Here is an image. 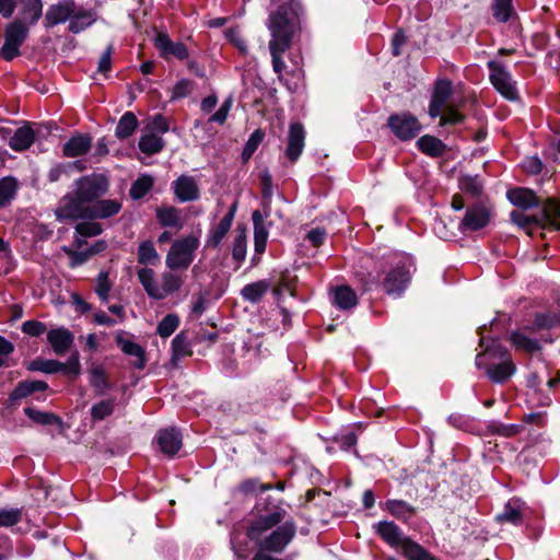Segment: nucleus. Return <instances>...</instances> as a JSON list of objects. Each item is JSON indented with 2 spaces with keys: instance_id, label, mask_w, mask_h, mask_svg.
Masks as SVG:
<instances>
[{
  "instance_id": "obj_34",
  "label": "nucleus",
  "mask_w": 560,
  "mask_h": 560,
  "mask_svg": "<svg viewBox=\"0 0 560 560\" xmlns=\"http://www.w3.org/2000/svg\"><path fill=\"white\" fill-rule=\"evenodd\" d=\"M137 126L138 120L136 115L131 112H127L120 117L116 126L115 135L119 139H126L133 133Z\"/></svg>"
},
{
  "instance_id": "obj_42",
  "label": "nucleus",
  "mask_w": 560,
  "mask_h": 560,
  "mask_svg": "<svg viewBox=\"0 0 560 560\" xmlns=\"http://www.w3.org/2000/svg\"><path fill=\"white\" fill-rule=\"evenodd\" d=\"M402 553L408 560H436L435 557H433L422 546L412 540L407 541Z\"/></svg>"
},
{
  "instance_id": "obj_18",
  "label": "nucleus",
  "mask_w": 560,
  "mask_h": 560,
  "mask_svg": "<svg viewBox=\"0 0 560 560\" xmlns=\"http://www.w3.org/2000/svg\"><path fill=\"white\" fill-rule=\"evenodd\" d=\"M156 443L164 454L174 456L182 447V434L175 428L163 429L156 435Z\"/></svg>"
},
{
  "instance_id": "obj_61",
  "label": "nucleus",
  "mask_w": 560,
  "mask_h": 560,
  "mask_svg": "<svg viewBox=\"0 0 560 560\" xmlns=\"http://www.w3.org/2000/svg\"><path fill=\"white\" fill-rule=\"evenodd\" d=\"M22 331L26 335L38 337L46 331V325L37 320H26L22 325Z\"/></svg>"
},
{
  "instance_id": "obj_37",
  "label": "nucleus",
  "mask_w": 560,
  "mask_h": 560,
  "mask_svg": "<svg viewBox=\"0 0 560 560\" xmlns=\"http://www.w3.org/2000/svg\"><path fill=\"white\" fill-rule=\"evenodd\" d=\"M139 264L142 266H155L160 262V256L151 241L140 244L138 249Z\"/></svg>"
},
{
  "instance_id": "obj_4",
  "label": "nucleus",
  "mask_w": 560,
  "mask_h": 560,
  "mask_svg": "<svg viewBox=\"0 0 560 560\" xmlns=\"http://www.w3.org/2000/svg\"><path fill=\"white\" fill-rule=\"evenodd\" d=\"M511 221L533 235L536 230H560V202L548 198L542 205L539 215H529L524 210H513Z\"/></svg>"
},
{
  "instance_id": "obj_47",
  "label": "nucleus",
  "mask_w": 560,
  "mask_h": 560,
  "mask_svg": "<svg viewBox=\"0 0 560 560\" xmlns=\"http://www.w3.org/2000/svg\"><path fill=\"white\" fill-rule=\"evenodd\" d=\"M560 325V314L556 313H538L535 316L532 329L540 330Z\"/></svg>"
},
{
  "instance_id": "obj_15",
  "label": "nucleus",
  "mask_w": 560,
  "mask_h": 560,
  "mask_svg": "<svg viewBox=\"0 0 560 560\" xmlns=\"http://www.w3.org/2000/svg\"><path fill=\"white\" fill-rule=\"evenodd\" d=\"M75 12V3L73 0H61L55 4H51L46 14L45 22L47 27L55 26L63 23L67 20H71L72 13Z\"/></svg>"
},
{
  "instance_id": "obj_38",
  "label": "nucleus",
  "mask_w": 560,
  "mask_h": 560,
  "mask_svg": "<svg viewBox=\"0 0 560 560\" xmlns=\"http://www.w3.org/2000/svg\"><path fill=\"white\" fill-rule=\"evenodd\" d=\"M90 384L98 395L104 394L108 389L109 383L102 365H92L90 370Z\"/></svg>"
},
{
  "instance_id": "obj_23",
  "label": "nucleus",
  "mask_w": 560,
  "mask_h": 560,
  "mask_svg": "<svg viewBox=\"0 0 560 560\" xmlns=\"http://www.w3.org/2000/svg\"><path fill=\"white\" fill-rule=\"evenodd\" d=\"M509 200L521 210L538 206L539 200L535 192L528 188L517 187L508 191Z\"/></svg>"
},
{
  "instance_id": "obj_59",
  "label": "nucleus",
  "mask_w": 560,
  "mask_h": 560,
  "mask_svg": "<svg viewBox=\"0 0 560 560\" xmlns=\"http://www.w3.org/2000/svg\"><path fill=\"white\" fill-rule=\"evenodd\" d=\"M226 39L233 44L242 54L247 52V46L243 39L238 28H228L225 32Z\"/></svg>"
},
{
  "instance_id": "obj_41",
  "label": "nucleus",
  "mask_w": 560,
  "mask_h": 560,
  "mask_svg": "<svg viewBox=\"0 0 560 560\" xmlns=\"http://www.w3.org/2000/svg\"><path fill=\"white\" fill-rule=\"evenodd\" d=\"M18 183L13 177L0 179V208L9 203L15 196Z\"/></svg>"
},
{
  "instance_id": "obj_25",
  "label": "nucleus",
  "mask_w": 560,
  "mask_h": 560,
  "mask_svg": "<svg viewBox=\"0 0 560 560\" xmlns=\"http://www.w3.org/2000/svg\"><path fill=\"white\" fill-rule=\"evenodd\" d=\"M331 292L334 304L341 310L352 308L358 303L355 292L347 284L337 285Z\"/></svg>"
},
{
  "instance_id": "obj_51",
  "label": "nucleus",
  "mask_w": 560,
  "mask_h": 560,
  "mask_svg": "<svg viewBox=\"0 0 560 560\" xmlns=\"http://www.w3.org/2000/svg\"><path fill=\"white\" fill-rule=\"evenodd\" d=\"M459 187L465 192L478 196L482 190V182L478 176L464 175L459 179Z\"/></svg>"
},
{
  "instance_id": "obj_24",
  "label": "nucleus",
  "mask_w": 560,
  "mask_h": 560,
  "mask_svg": "<svg viewBox=\"0 0 560 560\" xmlns=\"http://www.w3.org/2000/svg\"><path fill=\"white\" fill-rule=\"evenodd\" d=\"M124 334L125 331H118L116 334V343L120 347L124 353L137 358V361L135 362L136 368L143 369L145 365L143 349L138 343L124 339Z\"/></svg>"
},
{
  "instance_id": "obj_27",
  "label": "nucleus",
  "mask_w": 560,
  "mask_h": 560,
  "mask_svg": "<svg viewBox=\"0 0 560 560\" xmlns=\"http://www.w3.org/2000/svg\"><path fill=\"white\" fill-rule=\"evenodd\" d=\"M95 22V13L92 10H85L75 7V12L72 13L69 30L72 33H80Z\"/></svg>"
},
{
  "instance_id": "obj_60",
  "label": "nucleus",
  "mask_w": 560,
  "mask_h": 560,
  "mask_svg": "<svg viewBox=\"0 0 560 560\" xmlns=\"http://www.w3.org/2000/svg\"><path fill=\"white\" fill-rule=\"evenodd\" d=\"M75 231L81 236H95L102 233V226L95 222H81L75 226Z\"/></svg>"
},
{
  "instance_id": "obj_2",
  "label": "nucleus",
  "mask_w": 560,
  "mask_h": 560,
  "mask_svg": "<svg viewBox=\"0 0 560 560\" xmlns=\"http://www.w3.org/2000/svg\"><path fill=\"white\" fill-rule=\"evenodd\" d=\"M485 327L479 328L480 334V347L483 348V352L478 354L476 358V365L480 369L485 365L483 359H500L499 363H491L487 366V374L491 381L495 383L506 382L514 373L515 365L510 358H508L506 350L495 339H488L483 335Z\"/></svg>"
},
{
  "instance_id": "obj_39",
  "label": "nucleus",
  "mask_w": 560,
  "mask_h": 560,
  "mask_svg": "<svg viewBox=\"0 0 560 560\" xmlns=\"http://www.w3.org/2000/svg\"><path fill=\"white\" fill-rule=\"evenodd\" d=\"M511 341L516 349L523 350L527 353H534L540 348L538 341L528 337L525 331L512 332Z\"/></svg>"
},
{
  "instance_id": "obj_54",
  "label": "nucleus",
  "mask_w": 560,
  "mask_h": 560,
  "mask_svg": "<svg viewBox=\"0 0 560 560\" xmlns=\"http://www.w3.org/2000/svg\"><path fill=\"white\" fill-rule=\"evenodd\" d=\"M512 0H493V15L498 21L506 22L511 15Z\"/></svg>"
},
{
  "instance_id": "obj_8",
  "label": "nucleus",
  "mask_w": 560,
  "mask_h": 560,
  "mask_svg": "<svg viewBox=\"0 0 560 560\" xmlns=\"http://www.w3.org/2000/svg\"><path fill=\"white\" fill-rule=\"evenodd\" d=\"M488 68L490 70V81L495 90L510 101L517 100L516 83L513 81L510 72L497 61H489Z\"/></svg>"
},
{
  "instance_id": "obj_57",
  "label": "nucleus",
  "mask_w": 560,
  "mask_h": 560,
  "mask_svg": "<svg viewBox=\"0 0 560 560\" xmlns=\"http://www.w3.org/2000/svg\"><path fill=\"white\" fill-rule=\"evenodd\" d=\"M381 291L393 295L395 298L399 296L406 289L407 282H375Z\"/></svg>"
},
{
  "instance_id": "obj_28",
  "label": "nucleus",
  "mask_w": 560,
  "mask_h": 560,
  "mask_svg": "<svg viewBox=\"0 0 560 560\" xmlns=\"http://www.w3.org/2000/svg\"><path fill=\"white\" fill-rule=\"evenodd\" d=\"M48 385L42 381H23L20 382L10 394L11 400H20L30 396L35 392L46 390Z\"/></svg>"
},
{
  "instance_id": "obj_20",
  "label": "nucleus",
  "mask_w": 560,
  "mask_h": 560,
  "mask_svg": "<svg viewBox=\"0 0 560 560\" xmlns=\"http://www.w3.org/2000/svg\"><path fill=\"white\" fill-rule=\"evenodd\" d=\"M19 7V21L35 25L43 15L42 0H16L15 7Z\"/></svg>"
},
{
  "instance_id": "obj_3",
  "label": "nucleus",
  "mask_w": 560,
  "mask_h": 560,
  "mask_svg": "<svg viewBox=\"0 0 560 560\" xmlns=\"http://www.w3.org/2000/svg\"><path fill=\"white\" fill-rule=\"evenodd\" d=\"M108 183L103 175H89L79 178L75 182V189L72 195H68L62 199V203L58 209V217L67 219V208L77 206L78 208L89 207L95 199L106 194Z\"/></svg>"
},
{
  "instance_id": "obj_46",
  "label": "nucleus",
  "mask_w": 560,
  "mask_h": 560,
  "mask_svg": "<svg viewBox=\"0 0 560 560\" xmlns=\"http://www.w3.org/2000/svg\"><path fill=\"white\" fill-rule=\"evenodd\" d=\"M115 399H105L95 404L91 408V417L94 421H101L114 412Z\"/></svg>"
},
{
  "instance_id": "obj_43",
  "label": "nucleus",
  "mask_w": 560,
  "mask_h": 560,
  "mask_svg": "<svg viewBox=\"0 0 560 560\" xmlns=\"http://www.w3.org/2000/svg\"><path fill=\"white\" fill-rule=\"evenodd\" d=\"M222 293L219 292L214 296H211L208 291H201L197 296H194L191 313L199 317L210 305L213 299H219Z\"/></svg>"
},
{
  "instance_id": "obj_21",
  "label": "nucleus",
  "mask_w": 560,
  "mask_h": 560,
  "mask_svg": "<svg viewBox=\"0 0 560 560\" xmlns=\"http://www.w3.org/2000/svg\"><path fill=\"white\" fill-rule=\"evenodd\" d=\"M47 340L52 347L54 352L61 355L65 354L72 346L74 336L69 329L59 327L50 329L47 332Z\"/></svg>"
},
{
  "instance_id": "obj_33",
  "label": "nucleus",
  "mask_w": 560,
  "mask_h": 560,
  "mask_svg": "<svg viewBox=\"0 0 560 560\" xmlns=\"http://www.w3.org/2000/svg\"><path fill=\"white\" fill-rule=\"evenodd\" d=\"M156 218L163 226L174 228L180 225V211L175 207H159L156 209Z\"/></svg>"
},
{
  "instance_id": "obj_53",
  "label": "nucleus",
  "mask_w": 560,
  "mask_h": 560,
  "mask_svg": "<svg viewBox=\"0 0 560 560\" xmlns=\"http://www.w3.org/2000/svg\"><path fill=\"white\" fill-rule=\"evenodd\" d=\"M62 368L63 363L56 360H35L30 365L32 371H40L48 374L59 372Z\"/></svg>"
},
{
  "instance_id": "obj_1",
  "label": "nucleus",
  "mask_w": 560,
  "mask_h": 560,
  "mask_svg": "<svg viewBox=\"0 0 560 560\" xmlns=\"http://www.w3.org/2000/svg\"><path fill=\"white\" fill-rule=\"evenodd\" d=\"M280 2L276 12L270 13L268 30L271 35L269 50L276 73L281 74L285 63L281 56L291 47L295 35L301 31L300 4L295 0H272Z\"/></svg>"
},
{
  "instance_id": "obj_56",
  "label": "nucleus",
  "mask_w": 560,
  "mask_h": 560,
  "mask_svg": "<svg viewBox=\"0 0 560 560\" xmlns=\"http://www.w3.org/2000/svg\"><path fill=\"white\" fill-rule=\"evenodd\" d=\"M147 129L153 133H165L168 131L170 125L167 119L159 114L150 119Z\"/></svg>"
},
{
  "instance_id": "obj_44",
  "label": "nucleus",
  "mask_w": 560,
  "mask_h": 560,
  "mask_svg": "<svg viewBox=\"0 0 560 560\" xmlns=\"http://www.w3.org/2000/svg\"><path fill=\"white\" fill-rule=\"evenodd\" d=\"M154 179L150 175H141L132 184L130 188V196L133 199L142 198L153 186Z\"/></svg>"
},
{
  "instance_id": "obj_64",
  "label": "nucleus",
  "mask_w": 560,
  "mask_h": 560,
  "mask_svg": "<svg viewBox=\"0 0 560 560\" xmlns=\"http://www.w3.org/2000/svg\"><path fill=\"white\" fill-rule=\"evenodd\" d=\"M523 167L527 173L538 174L542 170V163L537 156H529L523 162Z\"/></svg>"
},
{
  "instance_id": "obj_14",
  "label": "nucleus",
  "mask_w": 560,
  "mask_h": 560,
  "mask_svg": "<svg viewBox=\"0 0 560 560\" xmlns=\"http://www.w3.org/2000/svg\"><path fill=\"white\" fill-rule=\"evenodd\" d=\"M305 144V130L302 124L294 122L289 127L285 155L291 162L298 161Z\"/></svg>"
},
{
  "instance_id": "obj_17",
  "label": "nucleus",
  "mask_w": 560,
  "mask_h": 560,
  "mask_svg": "<svg viewBox=\"0 0 560 560\" xmlns=\"http://www.w3.org/2000/svg\"><path fill=\"white\" fill-rule=\"evenodd\" d=\"M452 94V83L448 80L438 81L432 95L429 114L432 118L441 116Z\"/></svg>"
},
{
  "instance_id": "obj_22",
  "label": "nucleus",
  "mask_w": 560,
  "mask_h": 560,
  "mask_svg": "<svg viewBox=\"0 0 560 560\" xmlns=\"http://www.w3.org/2000/svg\"><path fill=\"white\" fill-rule=\"evenodd\" d=\"M237 209V203L234 202L226 214L221 219L217 228L211 232V235L208 240V245L217 247L225 237L226 233L232 226L235 213Z\"/></svg>"
},
{
  "instance_id": "obj_12",
  "label": "nucleus",
  "mask_w": 560,
  "mask_h": 560,
  "mask_svg": "<svg viewBox=\"0 0 560 560\" xmlns=\"http://www.w3.org/2000/svg\"><path fill=\"white\" fill-rule=\"evenodd\" d=\"M491 219L490 210L482 205H475L466 210L465 217L460 222L463 231H476L485 228Z\"/></svg>"
},
{
  "instance_id": "obj_40",
  "label": "nucleus",
  "mask_w": 560,
  "mask_h": 560,
  "mask_svg": "<svg viewBox=\"0 0 560 560\" xmlns=\"http://www.w3.org/2000/svg\"><path fill=\"white\" fill-rule=\"evenodd\" d=\"M268 289L267 282H249L242 289V295L245 300L256 303L266 294Z\"/></svg>"
},
{
  "instance_id": "obj_5",
  "label": "nucleus",
  "mask_w": 560,
  "mask_h": 560,
  "mask_svg": "<svg viewBox=\"0 0 560 560\" xmlns=\"http://www.w3.org/2000/svg\"><path fill=\"white\" fill-rule=\"evenodd\" d=\"M199 247V240L188 235L175 241L166 256V265L172 270L186 269L192 262L194 254Z\"/></svg>"
},
{
  "instance_id": "obj_13",
  "label": "nucleus",
  "mask_w": 560,
  "mask_h": 560,
  "mask_svg": "<svg viewBox=\"0 0 560 560\" xmlns=\"http://www.w3.org/2000/svg\"><path fill=\"white\" fill-rule=\"evenodd\" d=\"M155 47L159 49L162 58L175 57L179 60L188 58L187 47L180 43H174L166 33H158L154 37Z\"/></svg>"
},
{
  "instance_id": "obj_52",
  "label": "nucleus",
  "mask_w": 560,
  "mask_h": 560,
  "mask_svg": "<svg viewBox=\"0 0 560 560\" xmlns=\"http://www.w3.org/2000/svg\"><path fill=\"white\" fill-rule=\"evenodd\" d=\"M22 520V510L16 508L0 509V527H11Z\"/></svg>"
},
{
  "instance_id": "obj_10",
  "label": "nucleus",
  "mask_w": 560,
  "mask_h": 560,
  "mask_svg": "<svg viewBox=\"0 0 560 560\" xmlns=\"http://www.w3.org/2000/svg\"><path fill=\"white\" fill-rule=\"evenodd\" d=\"M525 503L518 498H512L505 503L502 512L495 515V522L501 525L521 526L525 520Z\"/></svg>"
},
{
  "instance_id": "obj_35",
  "label": "nucleus",
  "mask_w": 560,
  "mask_h": 560,
  "mask_svg": "<svg viewBox=\"0 0 560 560\" xmlns=\"http://www.w3.org/2000/svg\"><path fill=\"white\" fill-rule=\"evenodd\" d=\"M386 509L393 516L405 521L411 518L416 513V509L402 500H388Z\"/></svg>"
},
{
  "instance_id": "obj_29",
  "label": "nucleus",
  "mask_w": 560,
  "mask_h": 560,
  "mask_svg": "<svg viewBox=\"0 0 560 560\" xmlns=\"http://www.w3.org/2000/svg\"><path fill=\"white\" fill-rule=\"evenodd\" d=\"M34 138V131L30 127H21L11 137L9 145L14 151H23L32 145Z\"/></svg>"
},
{
  "instance_id": "obj_11",
  "label": "nucleus",
  "mask_w": 560,
  "mask_h": 560,
  "mask_svg": "<svg viewBox=\"0 0 560 560\" xmlns=\"http://www.w3.org/2000/svg\"><path fill=\"white\" fill-rule=\"evenodd\" d=\"M374 528L384 541L393 548H399L401 551L405 549L407 541H411V539L404 536L401 529L394 522L382 521L376 523Z\"/></svg>"
},
{
  "instance_id": "obj_9",
  "label": "nucleus",
  "mask_w": 560,
  "mask_h": 560,
  "mask_svg": "<svg viewBox=\"0 0 560 560\" xmlns=\"http://www.w3.org/2000/svg\"><path fill=\"white\" fill-rule=\"evenodd\" d=\"M388 126L400 140H410L417 137L421 130L419 121L410 114L390 116Z\"/></svg>"
},
{
  "instance_id": "obj_16",
  "label": "nucleus",
  "mask_w": 560,
  "mask_h": 560,
  "mask_svg": "<svg viewBox=\"0 0 560 560\" xmlns=\"http://www.w3.org/2000/svg\"><path fill=\"white\" fill-rule=\"evenodd\" d=\"M416 265L409 255H396L386 280H409L416 276Z\"/></svg>"
},
{
  "instance_id": "obj_50",
  "label": "nucleus",
  "mask_w": 560,
  "mask_h": 560,
  "mask_svg": "<svg viewBox=\"0 0 560 560\" xmlns=\"http://www.w3.org/2000/svg\"><path fill=\"white\" fill-rule=\"evenodd\" d=\"M264 137H265V133L260 129L255 130L250 135V137L247 140V142L243 149V152H242V158L244 161H248L252 158L254 152L257 150L259 144L262 142Z\"/></svg>"
},
{
  "instance_id": "obj_58",
  "label": "nucleus",
  "mask_w": 560,
  "mask_h": 560,
  "mask_svg": "<svg viewBox=\"0 0 560 560\" xmlns=\"http://www.w3.org/2000/svg\"><path fill=\"white\" fill-rule=\"evenodd\" d=\"M232 105H233V97L229 96L223 102L221 107L210 117L209 121L210 122H218L220 125L224 124L226 118H228L229 112L232 108Z\"/></svg>"
},
{
  "instance_id": "obj_36",
  "label": "nucleus",
  "mask_w": 560,
  "mask_h": 560,
  "mask_svg": "<svg viewBox=\"0 0 560 560\" xmlns=\"http://www.w3.org/2000/svg\"><path fill=\"white\" fill-rule=\"evenodd\" d=\"M164 147L163 139L156 133L148 131L139 140V149L145 154L159 153Z\"/></svg>"
},
{
  "instance_id": "obj_7",
  "label": "nucleus",
  "mask_w": 560,
  "mask_h": 560,
  "mask_svg": "<svg viewBox=\"0 0 560 560\" xmlns=\"http://www.w3.org/2000/svg\"><path fill=\"white\" fill-rule=\"evenodd\" d=\"M31 25L15 20L5 30V42L1 49V56L5 60H12L20 55V47L25 42Z\"/></svg>"
},
{
  "instance_id": "obj_49",
  "label": "nucleus",
  "mask_w": 560,
  "mask_h": 560,
  "mask_svg": "<svg viewBox=\"0 0 560 560\" xmlns=\"http://www.w3.org/2000/svg\"><path fill=\"white\" fill-rule=\"evenodd\" d=\"M179 317L176 314H167L158 325V334L162 338L170 337L178 327Z\"/></svg>"
},
{
  "instance_id": "obj_62",
  "label": "nucleus",
  "mask_w": 560,
  "mask_h": 560,
  "mask_svg": "<svg viewBox=\"0 0 560 560\" xmlns=\"http://www.w3.org/2000/svg\"><path fill=\"white\" fill-rule=\"evenodd\" d=\"M463 115L459 114L455 108L448 107L446 109V113L441 116L440 125L444 126L446 124H458L463 120Z\"/></svg>"
},
{
  "instance_id": "obj_19",
  "label": "nucleus",
  "mask_w": 560,
  "mask_h": 560,
  "mask_svg": "<svg viewBox=\"0 0 560 560\" xmlns=\"http://www.w3.org/2000/svg\"><path fill=\"white\" fill-rule=\"evenodd\" d=\"M175 196L182 201H192L199 198V187L191 176L182 175L173 182Z\"/></svg>"
},
{
  "instance_id": "obj_55",
  "label": "nucleus",
  "mask_w": 560,
  "mask_h": 560,
  "mask_svg": "<svg viewBox=\"0 0 560 560\" xmlns=\"http://www.w3.org/2000/svg\"><path fill=\"white\" fill-rule=\"evenodd\" d=\"M252 220L254 224V240H267L268 238V230L264 223V215L259 210H255L252 214Z\"/></svg>"
},
{
  "instance_id": "obj_48",
  "label": "nucleus",
  "mask_w": 560,
  "mask_h": 560,
  "mask_svg": "<svg viewBox=\"0 0 560 560\" xmlns=\"http://www.w3.org/2000/svg\"><path fill=\"white\" fill-rule=\"evenodd\" d=\"M246 233L245 229H237L233 242L232 255L236 261H243L246 257Z\"/></svg>"
},
{
  "instance_id": "obj_63",
  "label": "nucleus",
  "mask_w": 560,
  "mask_h": 560,
  "mask_svg": "<svg viewBox=\"0 0 560 560\" xmlns=\"http://www.w3.org/2000/svg\"><path fill=\"white\" fill-rule=\"evenodd\" d=\"M241 489L245 493L264 492L271 489L269 485L259 483L257 480H246L242 483Z\"/></svg>"
},
{
  "instance_id": "obj_45",
  "label": "nucleus",
  "mask_w": 560,
  "mask_h": 560,
  "mask_svg": "<svg viewBox=\"0 0 560 560\" xmlns=\"http://www.w3.org/2000/svg\"><path fill=\"white\" fill-rule=\"evenodd\" d=\"M25 415L34 422L43 425L57 424L60 422L59 418L50 412H44L31 407L24 409Z\"/></svg>"
},
{
  "instance_id": "obj_6",
  "label": "nucleus",
  "mask_w": 560,
  "mask_h": 560,
  "mask_svg": "<svg viewBox=\"0 0 560 560\" xmlns=\"http://www.w3.org/2000/svg\"><path fill=\"white\" fill-rule=\"evenodd\" d=\"M121 203L114 199H101L93 201L86 208L71 206L67 208V219H107L117 214Z\"/></svg>"
},
{
  "instance_id": "obj_31",
  "label": "nucleus",
  "mask_w": 560,
  "mask_h": 560,
  "mask_svg": "<svg viewBox=\"0 0 560 560\" xmlns=\"http://www.w3.org/2000/svg\"><path fill=\"white\" fill-rule=\"evenodd\" d=\"M191 354L192 351L187 336L184 332H179L172 340V362L176 364L180 359Z\"/></svg>"
},
{
  "instance_id": "obj_32",
  "label": "nucleus",
  "mask_w": 560,
  "mask_h": 560,
  "mask_svg": "<svg viewBox=\"0 0 560 560\" xmlns=\"http://www.w3.org/2000/svg\"><path fill=\"white\" fill-rule=\"evenodd\" d=\"M147 293L154 299H164L178 289V282H142Z\"/></svg>"
},
{
  "instance_id": "obj_30",
  "label": "nucleus",
  "mask_w": 560,
  "mask_h": 560,
  "mask_svg": "<svg viewBox=\"0 0 560 560\" xmlns=\"http://www.w3.org/2000/svg\"><path fill=\"white\" fill-rule=\"evenodd\" d=\"M418 148L427 155L436 158L445 151V144L432 136H423L417 141Z\"/></svg>"
},
{
  "instance_id": "obj_26",
  "label": "nucleus",
  "mask_w": 560,
  "mask_h": 560,
  "mask_svg": "<svg viewBox=\"0 0 560 560\" xmlns=\"http://www.w3.org/2000/svg\"><path fill=\"white\" fill-rule=\"evenodd\" d=\"M91 149V138L77 135L63 144V154L68 158H75L85 154Z\"/></svg>"
}]
</instances>
